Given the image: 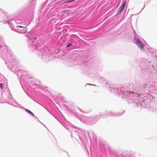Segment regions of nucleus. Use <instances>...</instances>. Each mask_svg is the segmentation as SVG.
<instances>
[{
    "label": "nucleus",
    "instance_id": "1",
    "mask_svg": "<svg viewBox=\"0 0 157 157\" xmlns=\"http://www.w3.org/2000/svg\"><path fill=\"white\" fill-rule=\"evenodd\" d=\"M126 1H124L121 5V6L120 7V8L119 9V11H118L117 12L118 14H120L123 11L126 4Z\"/></svg>",
    "mask_w": 157,
    "mask_h": 157
},
{
    "label": "nucleus",
    "instance_id": "2",
    "mask_svg": "<svg viewBox=\"0 0 157 157\" xmlns=\"http://www.w3.org/2000/svg\"><path fill=\"white\" fill-rule=\"evenodd\" d=\"M136 44L138 46L140 50H142L144 49V46L140 40L139 39L137 40Z\"/></svg>",
    "mask_w": 157,
    "mask_h": 157
},
{
    "label": "nucleus",
    "instance_id": "3",
    "mask_svg": "<svg viewBox=\"0 0 157 157\" xmlns=\"http://www.w3.org/2000/svg\"><path fill=\"white\" fill-rule=\"evenodd\" d=\"M75 1V0H67L66 1L64 2H63V4H64L66 3L71 2H74Z\"/></svg>",
    "mask_w": 157,
    "mask_h": 157
},
{
    "label": "nucleus",
    "instance_id": "4",
    "mask_svg": "<svg viewBox=\"0 0 157 157\" xmlns=\"http://www.w3.org/2000/svg\"><path fill=\"white\" fill-rule=\"evenodd\" d=\"M26 111L28 113H29L32 114V115H33V113H32L31 111H30V110H28V109H26Z\"/></svg>",
    "mask_w": 157,
    "mask_h": 157
},
{
    "label": "nucleus",
    "instance_id": "5",
    "mask_svg": "<svg viewBox=\"0 0 157 157\" xmlns=\"http://www.w3.org/2000/svg\"><path fill=\"white\" fill-rule=\"evenodd\" d=\"M2 85H3V84L2 83H0V86L1 88L2 89H3Z\"/></svg>",
    "mask_w": 157,
    "mask_h": 157
},
{
    "label": "nucleus",
    "instance_id": "6",
    "mask_svg": "<svg viewBox=\"0 0 157 157\" xmlns=\"http://www.w3.org/2000/svg\"><path fill=\"white\" fill-rule=\"evenodd\" d=\"M69 10H64L63 11H64L65 12H68L69 11Z\"/></svg>",
    "mask_w": 157,
    "mask_h": 157
},
{
    "label": "nucleus",
    "instance_id": "7",
    "mask_svg": "<svg viewBox=\"0 0 157 157\" xmlns=\"http://www.w3.org/2000/svg\"><path fill=\"white\" fill-rule=\"evenodd\" d=\"M71 45V44H69L68 45H67V47H69Z\"/></svg>",
    "mask_w": 157,
    "mask_h": 157
},
{
    "label": "nucleus",
    "instance_id": "8",
    "mask_svg": "<svg viewBox=\"0 0 157 157\" xmlns=\"http://www.w3.org/2000/svg\"><path fill=\"white\" fill-rule=\"evenodd\" d=\"M18 27H20V28H22L23 27L21 26H18Z\"/></svg>",
    "mask_w": 157,
    "mask_h": 157
}]
</instances>
